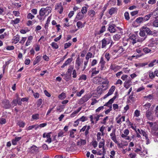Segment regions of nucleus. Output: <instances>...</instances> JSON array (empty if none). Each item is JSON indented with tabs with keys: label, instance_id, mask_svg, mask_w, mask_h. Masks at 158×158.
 I'll list each match as a JSON object with an SVG mask.
<instances>
[{
	"label": "nucleus",
	"instance_id": "f257e3e1",
	"mask_svg": "<svg viewBox=\"0 0 158 158\" xmlns=\"http://www.w3.org/2000/svg\"><path fill=\"white\" fill-rule=\"evenodd\" d=\"M148 42V46L151 47L153 48V49H154L157 48V46L158 45V38H152L149 40Z\"/></svg>",
	"mask_w": 158,
	"mask_h": 158
},
{
	"label": "nucleus",
	"instance_id": "f03ea898",
	"mask_svg": "<svg viewBox=\"0 0 158 158\" xmlns=\"http://www.w3.org/2000/svg\"><path fill=\"white\" fill-rule=\"evenodd\" d=\"M129 40L131 43L133 44H134L136 43L137 42L143 41L144 40V39H138L137 35H132L129 37Z\"/></svg>",
	"mask_w": 158,
	"mask_h": 158
},
{
	"label": "nucleus",
	"instance_id": "7ed1b4c3",
	"mask_svg": "<svg viewBox=\"0 0 158 158\" xmlns=\"http://www.w3.org/2000/svg\"><path fill=\"white\" fill-rule=\"evenodd\" d=\"M91 97V96L89 94H86L84 95L81 98L78 100V103L81 105L85 102H86Z\"/></svg>",
	"mask_w": 158,
	"mask_h": 158
},
{
	"label": "nucleus",
	"instance_id": "20e7f679",
	"mask_svg": "<svg viewBox=\"0 0 158 158\" xmlns=\"http://www.w3.org/2000/svg\"><path fill=\"white\" fill-rule=\"evenodd\" d=\"M110 37H109L108 38H104L101 41L102 43V48H106V46L110 44Z\"/></svg>",
	"mask_w": 158,
	"mask_h": 158
},
{
	"label": "nucleus",
	"instance_id": "39448f33",
	"mask_svg": "<svg viewBox=\"0 0 158 158\" xmlns=\"http://www.w3.org/2000/svg\"><path fill=\"white\" fill-rule=\"evenodd\" d=\"M147 124L151 128L152 131L158 130V124L156 123H153L152 122H148Z\"/></svg>",
	"mask_w": 158,
	"mask_h": 158
},
{
	"label": "nucleus",
	"instance_id": "423d86ee",
	"mask_svg": "<svg viewBox=\"0 0 158 158\" xmlns=\"http://www.w3.org/2000/svg\"><path fill=\"white\" fill-rule=\"evenodd\" d=\"M90 129V126H87L86 125L84 126L80 130V132H84L85 131V135L87 136L89 133V130Z\"/></svg>",
	"mask_w": 158,
	"mask_h": 158
},
{
	"label": "nucleus",
	"instance_id": "0eeeda50",
	"mask_svg": "<svg viewBox=\"0 0 158 158\" xmlns=\"http://www.w3.org/2000/svg\"><path fill=\"white\" fill-rule=\"evenodd\" d=\"M55 10H57L60 14L62 13L63 10V8L62 6L61 3L57 4L55 7Z\"/></svg>",
	"mask_w": 158,
	"mask_h": 158
},
{
	"label": "nucleus",
	"instance_id": "6e6552de",
	"mask_svg": "<svg viewBox=\"0 0 158 158\" xmlns=\"http://www.w3.org/2000/svg\"><path fill=\"white\" fill-rule=\"evenodd\" d=\"M121 67L115 64H111L110 67V69L115 72H117L121 68Z\"/></svg>",
	"mask_w": 158,
	"mask_h": 158
},
{
	"label": "nucleus",
	"instance_id": "1a4fd4ad",
	"mask_svg": "<svg viewBox=\"0 0 158 158\" xmlns=\"http://www.w3.org/2000/svg\"><path fill=\"white\" fill-rule=\"evenodd\" d=\"M39 148L35 145L32 146L29 148V151L32 153H36L38 152Z\"/></svg>",
	"mask_w": 158,
	"mask_h": 158
},
{
	"label": "nucleus",
	"instance_id": "9d476101",
	"mask_svg": "<svg viewBox=\"0 0 158 158\" xmlns=\"http://www.w3.org/2000/svg\"><path fill=\"white\" fill-rule=\"evenodd\" d=\"M115 86H112L110 88V89L108 93L105 95L104 98H105L108 96H110V95H111L113 93L114 91L115 90Z\"/></svg>",
	"mask_w": 158,
	"mask_h": 158
},
{
	"label": "nucleus",
	"instance_id": "9b49d317",
	"mask_svg": "<svg viewBox=\"0 0 158 158\" xmlns=\"http://www.w3.org/2000/svg\"><path fill=\"white\" fill-rule=\"evenodd\" d=\"M116 26L114 24H110L108 28V30L111 33H114L116 31L115 27Z\"/></svg>",
	"mask_w": 158,
	"mask_h": 158
},
{
	"label": "nucleus",
	"instance_id": "f8f14e48",
	"mask_svg": "<svg viewBox=\"0 0 158 158\" xmlns=\"http://www.w3.org/2000/svg\"><path fill=\"white\" fill-rule=\"evenodd\" d=\"M84 17V15L81 12H79L77 15L74 22H76L78 20H81Z\"/></svg>",
	"mask_w": 158,
	"mask_h": 158
},
{
	"label": "nucleus",
	"instance_id": "ddd939ff",
	"mask_svg": "<svg viewBox=\"0 0 158 158\" xmlns=\"http://www.w3.org/2000/svg\"><path fill=\"white\" fill-rule=\"evenodd\" d=\"M3 107L6 109H8L10 107V104L9 101L7 100H4L2 103Z\"/></svg>",
	"mask_w": 158,
	"mask_h": 158
},
{
	"label": "nucleus",
	"instance_id": "4468645a",
	"mask_svg": "<svg viewBox=\"0 0 158 158\" xmlns=\"http://www.w3.org/2000/svg\"><path fill=\"white\" fill-rule=\"evenodd\" d=\"M120 116L121 115H119L116 118L117 123L120 124H121V122L122 121H124L125 119V117L124 116H123L120 117Z\"/></svg>",
	"mask_w": 158,
	"mask_h": 158
},
{
	"label": "nucleus",
	"instance_id": "2eb2a0df",
	"mask_svg": "<svg viewBox=\"0 0 158 158\" xmlns=\"http://www.w3.org/2000/svg\"><path fill=\"white\" fill-rule=\"evenodd\" d=\"M143 29L148 35H152L153 34V32L151 31L150 29L146 26H143L142 27Z\"/></svg>",
	"mask_w": 158,
	"mask_h": 158
},
{
	"label": "nucleus",
	"instance_id": "dca6fc26",
	"mask_svg": "<svg viewBox=\"0 0 158 158\" xmlns=\"http://www.w3.org/2000/svg\"><path fill=\"white\" fill-rule=\"evenodd\" d=\"M106 63L105 61L104 60V59L103 57H102L100 59V60L99 62V64L101 67V69L102 70L104 69L105 67V64Z\"/></svg>",
	"mask_w": 158,
	"mask_h": 158
},
{
	"label": "nucleus",
	"instance_id": "f3484780",
	"mask_svg": "<svg viewBox=\"0 0 158 158\" xmlns=\"http://www.w3.org/2000/svg\"><path fill=\"white\" fill-rule=\"evenodd\" d=\"M96 13L93 10H89L88 12V15L92 19H93Z\"/></svg>",
	"mask_w": 158,
	"mask_h": 158
},
{
	"label": "nucleus",
	"instance_id": "a211bd4d",
	"mask_svg": "<svg viewBox=\"0 0 158 158\" xmlns=\"http://www.w3.org/2000/svg\"><path fill=\"white\" fill-rule=\"evenodd\" d=\"M72 58H70L68 59L63 64V65L61 66V68H63L66 66L69 65L72 61Z\"/></svg>",
	"mask_w": 158,
	"mask_h": 158
},
{
	"label": "nucleus",
	"instance_id": "6ab92c4d",
	"mask_svg": "<svg viewBox=\"0 0 158 158\" xmlns=\"http://www.w3.org/2000/svg\"><path fill=\"white\" fill-rule=\"evenodd\" d=\"M155 13L156 11H154L153 12H151L150 14H148L145 16L144 17H143L144 21H146L148 20V19H149L150 17H151L153 15H155Z\"/></svg>",
	"mask_w": 158,
	"mask_h": 158
},
{
	"label": "nucleus",
	"instance_id": "aec40b11",
	"mask_svg": "<svg viewBox=\"0 0 158 158\" xmlns=\"http://www.w3.org/2000/svg\"><path fill=\"white\" fill-rule=\"evenodd\" d=\"M98 80L100 84H108L109 83L106 78H103L100 77Z\"/></svg>",
	"mask_w": 158,
	"mask_h": 158
},
{
	"label": "nucleus",
	"instance_id": "412c9836",
	"mask_svg": "<svg viewBox=\"0 0 158 158\" xmlns=\"http://www.w3.org/2000/svg\"><path fill=\"white\" fill-rule=\"evenodd\" d=\"M82 61L80 60V59L79 57H78L76 61V67L78 69H79L80 66Z\"/></svg>",
	"mask_w": 158,
	"mask_h": 158
},
{
	"label": "nucleus",
	"instance_id": "4be33fe9",
	"mask_svg": "<svg viewBox=\"0 0 158 158\" xmlns=\"http://www.w3.org/2000/svg\"><path fill=\"white\" fill-rule=\"evenodd\" d=\"M110 136L111 137V139L113 140L115 143H117L118 141L116 139L114 131L112 132L110 135Z\"/></svg>",
	"mask_w": 158,
	"mask_h": 158
},
{
	"label": "nucleus",
	"instance_id": "5701e85b",
	"mask_svg": "<svg viewBox=\"0 0 158 158\" xmlns=\"http://www.w3.org/2000/svg\"><path fill=\"white\" fill-rule=\"evenodd\" d=\"M44 11L46 14V16L48 15L51 12L52 8L50 7L47 6L46 8H44Z\"/></svg>",
	"mask_w": 158,
	"mask_h": 158
},
{
	"label": "nucleus",
	"instance_id": "b1692460",
	"mask_svg": "<svg viewBox=\"0 0 158 158\" xmlns=\"http://www.w3.org/2000/svg\"><path fill=\"white\" fill-rule=\"evenodd\" d=\"M81 107L79 108L77 110L74 111L70 114V117L71 118L74 117L81 110Z\"/></svg>",
	"mask_w": 158,
	"mask_h": 158
},
{
	"label": "nucleus",
	"instance_id": "393cba45",
	"mask_svg": "<svg viewBox=\"0 0 158 158\" xmlns=\"http://www.w3.org/2000/svg\"><path fill=\"white\" fill-rule=\"evenodd\" d=\"M142 132V134L145 137V139L147 141V144H148L149 143V139L148 138V136L147 134L145 133V132L143 131H141Z\"/></svg>",
	"mask_w": 158,
	"mask_h": 158
},
{
	"label": "nucleus",
	"instance_id": "a878e982",
	"mask_svg": "<svg viewBox=\"0 0 158 158\" xmlns=\"http://www.w3.org/2000/svg\"><path fill=\"white\" fill-rule=\"evenodd\" d=\"M19 36L18 35H17L13 38V42L15 44H17L19 41Z\"/></svg>",
	"mask_w": 158,
	"mask_h": 158
},
{
	"label": "nucleus",
	"instance_id": "bb28decb",
	"mask_svg": "<svg viewBox=\"0 0 158 158\" xmlns=\"http://www.w3.org/2000/svg\"><path fill=\"white\" fill-rule=\"evenodd\" d=\"M41 60V56H37L36 57L35 60L33 61V64L34 65H35L36 64L40 62Z\"/></svg>",
	"mask_w": 158,
	"mask_h": 158
},
{
	"label": "nucleus",
	"instance_id": "cd10ccee",
	"mask_svg": "<svg viewBox=\"0 0 158 158\" xmlns=\"http://www.w3.org/2000/svg\"><path fill=\"white\" fill-rule=\"evenodd\" d=\"M21 139V137H16L15 139L12 140V144L13 145H15L18 141H19Z\"/></svg>",
	"mask_w": 158,
	"mask_h": 158
},
{
	"label": "nucleus",
	"instance_id": "c85d7f7f",
	"mask_svg": "<svg viewBox=\"0 0 158 158\" xmlns=\"http://www.w3.org/2000/svg\"><path fill=\"white\" fill-rule=\"evenodd\" d=\"M139 34L141 37H144V38H142V39H144V40L145 39V38H146V34L145 32L143 29L142 27L140 30Z\"/></svg>",
	"mask_w": 158,
	"mask_h": 158
},
{
	"label": "nucleus",
	"instance_id": "c756f323",
	"mask_svg": "<svg viewBox=\"0 0 158 158\" xmlns=\"http://www.w3.org/2000/svg\"><path fill=\"white\" fill-rule=\"evenodd\" d=\"M151 104L150 103H148L143 105L142 107L143 110H145L148 109L150 107Z\"/></svg>",
	"mask_w": 158,
	"mask_h": 158
},
{
	"label": "nucleus",
	"instance_id": "7c9ffc66",
	"mask_svg": "<svg viewBox=\"0 0 158 158\" xmlns=\"http://www.w3.org/2000/svg\"><path fill=\"white\" fill-rule=\"evenodd\" d=\"M32 39L33 37L32 36H30L28 37L25 44L26 46H28L30 45Z\"/></svg>",
	"mask_w": 158,
	"mask_h": 158
},
{
	"label": "nucleus",
	"instance_id": "2f4dec72",
	"mask_svg": "<svg viewBox=\"0 0 158 158\" xmlns=\"http://www.w3.org/2000/svg\"><path fill=\"white\" fill-rule=\"evenodd\" d=\"M117 10V8L112 7L110 10L109 13L110 15H112L115 13Z\"/></svg>",
	"mask_w": 158,
	"mask_h": 158
},
{
	"label": "nucleus",
	"instance_id": "473e14b6",
	"mask_svg": "<svg viewBox=\"0 0 158 158\" xmlns=\"http://www.w3.org/2000/svg\"><path fill=\"white\" fill-rule=\"evenodd\" d=\"M121 36L119 34H116L113 36V38L115 41H118L120 38Z\"/></svg>",
	"mask_w": 158,
	"mask_h": 158
},
{
	"label": "nucleus",
	"instance_id": "72a5a7b5",
	"mask_svg": "<svg viewBox=\"0 0 158 158\" xmlns=\"http://www.w3.org/2000/svg\"><path fill=\"white\" fill-rule=\"evenodd\" d=\"M103 87V85H102V86H99L98 87L97 89V92L98 94H101L103 92L102 88Z\"/></svg>",
	"mask_w": 158,
	"mask_h": 158
},
{
	"label": "nucleus",
	"instance_id": "f704fd0d",
	"mask_svg": "<svg viewBox=\"0 0 158 158\" xmlns=\"http://www.w3.org/2000/svg\"><path fill=\"white\" fill-rule=\"evenodd\" d=\"M35 128V130H36L37 128H38V125H35L31 126H29L27 128V130H29Z\"/></svg>",
	"mask_w": 158,
	"mask_h": 158
},
{
	"label": "nucleus",
	"instance_id": "c9c22d12",
	"mask_svg": "<svg viewBox=\"0 0 158 158\" xmlns=\"http://www.w3.org/2000/svg\"><path fill=\"white\" fill-rule=\"evenodd\" d=\"M66 97V94L65 93L63 92L59 95L58 98L61 100H62L65 98Z\"/></svg>",
	"mask_w": 158,
	"mask_h": 158
},
{
	"label": "nucleus",
	"instance_id": "e433bc0d",
	"mask_svg": "<svg viewBox=\"0 0 158 158\" xmlns=\"http://www.w3.org/2000/svg\"><path fill=\"white\" fill-rule=\"evenodd\" d=\"M152 114L151 112L148 110L146 112V116L148 119L151 118V115Z\"/></svg>",
	"mask_w": 158,
	"mask_h": 158
},
{
	"label": "nucleus",
	"instance_id": "4c0bfd02",
	"mask_svg": "<svg viewBox=\"0 0 158 158\" xmlns=\"http://www.w3.org/2000/svg\"><path fill=\"white\" fill-rule=\"evenodd\" d=\"M40 115L38 114H34L32 116V118L33 120H37L39 118Z\"/></svg>",
	"mask_w": 158,
	"mask_h": 158
},
{
	"label": "nucleus",
	"instance_id": "58836bf2",
	"mask_svg": "<svg viewBox=\"0 0 158 158\" xmlns=\"http://www.w3.org/2000/svg\"><path fill=\"white\" fill-rule=\"evenodd\" d=\"M135 21L138 23H140L144 21L143 17H139L136 19Z\"/></svg>",
	"mask_w": 158,
	"mask_h": 158
},
{
	"label": "nucleus",
	"instance_id": "ea45409f",
	"mask_svg": "<svg viewBox=\"0 0 158 158\" xmlns=\"http://www.w3.org/2000/svg\"><path fill=\"white\" fill-rule=\"evenodd\" d=\"M51 45L52 48H53L54 49H57L59 47V46L57 44L54 42H52L51 43Z\"/></svg>",
	"mask_w": 158,
	"mask_h": 158
},
{
	"label": "nucleus",
	"instance_id": "a19ab883",
	"mask_svg": "<svg viewBox=\"0 0 158 158\" xmlns=\"http://www.w3.org/2000/svg\"><path fill=\"white\" fill-rule=\"evenodd\" d=\"M19 19L16 18L15 20H12L11 21V23L12 24H16L19 23Z\"/></svg>",
	"mask_w": 158,
	"mask_h": 158
},
{
	"label": "nucleus",
	"instance_id": "79ce46f5",
	"mask_svg": "<svg viewBox=\"0 0 158 158\" xmlns=\"http://www.w3.org/2000/svg\"><path fill=\"white\" fill-rule=\"evenodd\" d=\"M68 21L69 19L68 18H66L64 19V27H68L70 26Z\"/></svg>",
	"mask_w": 158,
	"mask_h": 158
},
{
	"label": "nucleus",
	"instance_id": "37998d69",
	"mask_svg": "<svg viewBox=\"0 0 158 158\" xmlns=\"http://www.w3.org/2000/svg\"><path fill=\"white\" fill-rule=\"evenodd\" d=\"M93 55L92 53L90 52H88L85 57V58L86 60H88L90 58H91L92 57Z\"/></svg>",
	"mask_w": 158,
	"mask_h": 158
},
{
	"label": "nucleus",
	"instance_id": "c03bdc74",
	"mask_svg": "<svg viewBox=\"0 0 158 158\" xmlns=\"http://www.w3.org/2000/svg\"><path fill=\"white\" fill-rule=\"evenodd\" d=\"M44 8H41V9L40 11V15L41 16H43L45 15H46V14L44 11Z\"/></svg>",
	"mask_w": 158,
	"mask_h": 158
},
{
	"label": "nucleus",
	"instance_id": "a18cd8bd",
	"mask_svg": "<svg viewBox=\"0 0 158 158\" xmlns=\"http://www.w3.org/2000/svg\"><path fill=\"white\" fill-rule=\"evenodd\" d=\"M77 26L78 28H82L83 27L82 23L80 21H78L77 23Z\"/></svg>",
	"mask_w": 158,
	"mask_h": 158
},
{
	"label": "nucleus",
	"instance_id": "49530a36",
	"mask_svg": "<svg viewBox=\"0 0 158 158\" xmlns=\"http://www.w3.org/2000/svg\"><path fill=\"white\" fill-rule=\"evenodd\" d=\"M156 60H154L153 61H152L148 65V67H153L156 63Z\"/></svg>",
	"mask_w": 158,
	"mask_h": 158
},
{
	"label": "nucleus",
	"instance_id": "de8ad7c7",
	"mask_svg": "<svg viewBox=\"0 0 158 158\" xmlns=\"http://www.w3.org/2000/svg\"><path fill=\"white\" fill-rule=\"evenodd\" d=\"M153 95L152 94H150L148 96H144V98H146L148 100H151L153 98Z\"/></svg>",
	"mask_w": 158,
	"mask_h": 158
},
{
	"label": "nucleus",
	"instance_id": "09e8293b",
	"mask_svg": "<svg viewBox=\"0 0 158 158\" xmlns=\"http://www.w3.org/2000/svg\"><path fill=\"white\" fill-rule=\"evenodd\" d=\"M81 13L83 15L84 14H85L87 11V8L85 6L82 7L81 10Z\"/></svg>",
	"mask_w": 158,
	"mask_h": 158
},
{
	"label": "nucleus",
	"instance_id": "8fccbe9b",
	"mask_svg": "<svg viewBox=\"0 0 158 158\" xmlns=\"http://www.w3.org/2000/svg\"><path fill=\"white\" fill-rule=\"evenodd\" d=\"M51 19V18L49 17L48 18L46 21V23L45 25V28L46 29L48 28V23H49Z\"/></svg>",
	"mask_w": 158,
	"mask_h": 158
},
{
	"label": "nucleus",
	"instance_id": "3c124183",
	"mask_svg": "<svg viewBox=\"0 0 158 158\" xmlns=\"http://www.w3.org/2000/svg\"><path fill=\"white\" fill-rule=\"evenodd\" d=\"M153 26L154 27H158V19H156L153 22Z\"/></svg>",
	"mask_w": 158,
	"mask_h": 158
},
{
	"label": "nucleus",
	"instance_id": "603ef678",
	"mask_svg": "<svg viewBox=\"0 0 158 158\" xmlns=\"http://www.w3.org/2000/svg\"><path fill=\"white\" fill-rule=\"evenodd\" d=\"M143 51L145 53H147L150 52L151 50L148 48L145 47L143 48Z\"/></svg>",
	"mask_w": 158,
	"mask_h": 158
},
{
	"label": "nucleus",
	"instance_id": "864d4df0",
	"mask_svg": "<svg viewBox=\"0 0 158 158\" xmlns=\"http://www.w3.org/2000/svg\"><path fill=\"white\" fill-rule=\"evenodd\" d=\"M84 92V90L83 89H81L79 92H77L76 93V96L78 97H80L81 96Z\"/></svg>",
	"mask_w": 158,
	"mask_h": 158
},
{
	"label": "nucleus",
	"instance_id": "5fc2aeb1",
	"mask_svg": "<svg viewBox=\"0 0 158 158\" xmlns=\"http://www.w3.org/2000/svg\"><path fill=\"white\" fill-rule=\"evenodd\" d=\"M125 50V49L122 46H120L118 50V52L119 53L123 52Z\"/></svg>",
	"mask_w": 158,
	"mask_h": 158
},
{
	"label": "nucleus",
	"instance_id": "6e6d98bb",
	"mask_svg": "<svg viewBox=\"0 0 158 158\" xmlns=\"http://www.w3.org/2000/svg\"><path fill=\"white\" fill-rule=\"evenodd\" d=\"M106 30L105 26H103L101 27V29L99 31V34H102Z\"/></svg>",
	"mask_w": 158,
	"mask_h": 158
},
{
	"label": "nucleus",
	"instance_id": "4d7b16f0",
	"mask_svg": "<svg viewBox=\"0 0 158 158\" xmlns=\"http://www.w3.org/2000/svg\"><path fill=\"white\" fill-rule=\"evenodd\" d=\"M79 119L80 120V121H81L82 122H84L85 121L87 120L88 119V118L87 117H85L84 116H82Z\"/></svg>",
	"mask_w": 158,
	"mask_h": 158
},
{
	"label": "nucleus",
	"instance_id": "13d9d810",
	"mask_svg": "<svg viewBox=\"0 0 158 158\" xmlns=\"http://www.w3.org/2000/svg\"><path fill=\"white\" fill-rule=\"evenodd\" d=\"M42 99H39L37 102V107H39L42 104Z\"/></svg>",
	"mask_w": 158,
	"mask_h": 158
},
{
	"label": "nucleus",
	"instance_id": "bf43d9fd",
	"mask_svg": "<svg viewBox=\"0 0 158 158\" xmlns=\"http://www.w3.org/2000/svg\"><path fill=\"white\" fill-rule=\"evenodd\" d=\"M131 79L130 77L129 78V79L126 80L124 83V87H126V85H128L129 84L131 81Z\"/></svg>",
	"mask_w": 158,
	"mask_h": 158
},
{
	"label": "nucleus",
	"instance_id": "052dcab7",
	"mask_svg": "<svg viewBox=\"0 0 158 158\" xmlns=\"http://www.w3.org/2000/svg\"><path fill=\"white\" fill-rule=\"evenodd\" d=\"M34 16L30 13H29L27 16V18L28 19H32L34 18Z\"/></svg>",
	"mask_w": 158,
	"mask_h": 158
},
{
	"label": "nucleus",
	"instance_id": "680f3d73",
	"mask_svg": "<svg viewBox=\"0 0 158 158\" xmlns=\"http://www.w3.org/2000/svg\"><path fill=\"white\" fill-rule=\"evenodd\" d=\"M124 16L125 19L127 20H128L130 19L129 14L128 12H126L124 13Z\"/></svg>",
	"mask_w": 158,
	"mask_h": 158
},
{
	"label": "nucleus",
	"instance_id": "e2e57ef3",
	"mask_svg": "<svg viewBox=\"0 0 158 158\" xmlns=\"http://www.w3.org/2000/svg\"><path fill=\"white\" fill-rule=\"evenodd\" d=\"M112 103L111 102H110V100H109L107 103H106L104 105V106H106L108 107L109 108H110V106H112L111 104Z\"/></svg>",
	"mask_w": 158,
	"mask_h": 158
},
{
	"label": "nucleus",
	"instance_id": "0e129e2a",
	"mask_svg": "<svg viewBox=\"0 0 158 158\" xmlns=\"http://www.w3.org/2000/svg\"><path fill=\"white\" fill-rule=\"evenodd\" d=\"M17 124L20 127H23L25 125L24 123L22 121L19 122Z\"/></svg>",
	"mask_w": 158,
	"mask_h": 158
},
{
	"label": "nucleus",
	"instance_id": "69168bd1",
	"mask_svg": "<svg viewBox=\"0 0 158 158\" xmlns=\"http://www.w3.org/2000/svg\"><path fill=\"white\" fill-rule=\"evenodd\" d=\"M149 77L151 79L153 78L155 76L154 73H153V72L152 71H150L149 72Z\"/></svg>",
	"mask_w": 158,
	"mask_h": 158
},
{
	"label": "nucleus",
	"instance_id": "338daca9",
	"mask_svg": "<svg viewBox=\"0 0 158 158\" xmlns=\"http://www.w3.org/2000/svg\"><path fill=\"white\" fill-rule=\"evenodd\" d=\"M73 67L72 66H69V68L68 69L67 72L69 73H71L73 69Z\"/></svg>",
	"mask_w": 158,
	"mask_h": 158
},
{
	"label": "nucleus",
	"instance_id": "774afa93",
	"mask_svg": "<svg viewBox=\"0 0 158 158\" xmlns=\"http://www.w3.org/2000/svg\"><path fill=\"white\" fill-rule=\"evenodd\" d=\"M71 45V43L69 42L65 43L64 44V49H66L69 47Z\"/></svg>",
	"mask_w": 158,
	"mask_h": 158
}]
</instances>
